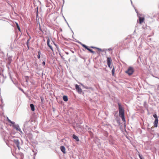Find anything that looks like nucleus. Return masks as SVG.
<instances>
[{"instance_id":"nucleus-1","label":"nucleus","mask_w":159,"mask_h":159,"mask_svg":"<svg viewBox=\"0 0 159 159\" xmlns=\"http://www.w3.org/2000/svg\"><path fill=\"white\" fill-rule=\"evenodd\" d=\"M118 105L119 107V116L121 118L123 122H125V118L124 109L120 103H118Z\"/></svg>"},{"instance_id":"nucleus-2","label":"nucleus","mask_w":159,"mask_h":159,"mask_svg":"<svg viewBox=\"0 0 159 159\" xmlns=\"http://www.w3.org/2000/svg\"><path fill=\"white\" fill-rule=\"evenodd\" d=\"M134 72V70L132 67H129L127 70L125 71V73L129 75H132Z\"/></svg>"},{"instance_id":"nucleus-3","label":"nucleus","mask_w":159,"mask_h":159,"mask_svg":"<svg viewBox=\"0 0 159 159\" xmlns=\"http://www.w3.org/2000/svg\"><path fill=\"white\" fill-rule=\"evenodd\" d=\"M77 42L80 43V44H81L82 46V47L88 50L90 52L93 54L95 53V52L94 51H93L92 49H90L87 46L83 44L82 43L79 41H77Z\"/></svg>"},{"instance_id":"nucleus-4","label":"nucleus","mask_w":159,"mask_h":159,"mask_svg":"<svg viewBox=\"0 0 159 159\" xmlns=\"http://www.w3.org/2000/svg\"><path fill=\"white\" fill-rule=\"evenodd\" d=\"M12 141L15 143V144L16 146L19 150H20V142L19 141L18 139H14L12 140Z\"/></svg>"},{"instance_id":"nucleus-5","label":"nucleus","mask_w":159,"mask_h":159,"mask_svg":"<svg viewBox=\"0 0 159 159\" xmlns=\"http://www.w3.org/2000/svg\"><path fill=\"white\" fill-rule=\"evenodd\" d=\"M7 60H8L7 63L8 65H10L11 63V62L12 60V56H11L10 55L8 56V54H7Z\"/></svg>"},{"instance_id":"nucleus-6","label":"nucleus","mask_w":159,"mask_h":159,"mask_svg":"<svg viewBox=\"0 0 159 159\" xmlns=\"http://www.w3.org/2000/svg\"><path fill=\"white\" fill-rule=\"evenodd\" d=\"M75 88L77 92L79 93H81L82 92V90L80 88L79 85L76 84L75 85Z\"/></svg>"},{"instance_id":"nucleus-7","label":"nucleus","mask_w":159,"mask_h":159,"mask_svg":"<svg viewBox=\"0 0 159 159\" xmlns=\"http://www.w3.org/2000/svg\"><path fill=\"white\" fill-rule=\"evenodd\" d=\"M47 38H48L47 40V45L48 47H49V48L51 49L52 50V51H53V48H52V47L50 44V40L48 37Z\"/></svg>"},{"instance_id":"nucleus-8","label":"nucleus","mask_w":159,"mask_h":159,"mask_svg":"<svg viewBox=\"0 0 159 159\" xmlns=\"http://www.w3.org/2000/svg\"><path fill=\"white\" fill-rule=\"evenodd\" d=\"M12 127L14 129H15L17 131H19L20 129L19 126L18 124L13 125Z\"/></svg>"},{"instance_id":"nucleus-9","label":"nucleus","mask_w":159,"mask_h":159,"mask_svg":"<svg viewBox=\"0 0 159 159\" xmlns=\"http://www.w3.org/2000/svg\"><path fill=\"white\" fill-rule=\"evenodd\" d=\"M138 17H139V23L141 24L144 21V18L143 17H141L139 16Z\"/></svg>"},{"instance_id":"nucleus-10","label":"nucleus","mask_w":159,"mask_h":159,"mask_svg":"<svg viewBox=\"0 0 159 159\" xmlns=\"http://www.w3.org/2000/svg\"><path fill=\"white\" fill-rule=\"evenodd\" d=\"M60 149L61 151L64 153H66L65 148L63 146H61L60 147Z\"/></svg>"},{"instance_id":"nucleus-11","label":"nucleus","mask_w":159,"mask_h":159,"mask_svg":"<svg viewBox=\"0 0 159 159\" xmlns=\"http://www.w3.org/2000/svg\"><path fill=\"white\" fill-rule=\"evenodd\" d=\"M72 137L74 139H75L77 142L79 141L80 140L78 137L75 134H74L73 135Z\"/></svg>"},{"instance_id":"nucleus-12","label":"nucleus","mask_w":159,"mask_h":159,"mask_svg":"<svg viewBox=\"0 0 159 159\" xmlns=\"http://www.w3.org/2000/svg\"><path fill=\"white\" fill-rule=\"evenodd\" d=\"M30 106L31 111H34L35 108L34 105L33 104H30Z\"/></svg>"},{"instance_id":"nucleus-13","label":"nucleus","mask_w":159,"mask_h":159,"mask_svg":"<svg viewBox=\"0 0 159 159\" xmlns=\"http://www.w3.org/2000/svg\"><path fill=\"white\" fill-rule=\"evenodd\" d=\"M158 123V119H155L154 121V126L155 127H157V124Z\"/></svg>"},{"instance_id":"nucleus-14","label":"nucleus","mask_w":159,"mask_h":159,"mask_svg":"<svg viewBox=\"0 0 159 159\" xmlns=\"http://www.w3.org/2000/svg\"><path fill=\"white\" fill-rule=\"evenodd\" d=\"M63 100L65 102H67L68 100L67 96L66 95L63 96Z\"/></svg>"},{"instance_id":"nucleus-15","label":"nucleus","mask_w":159,"mask_h":159,"mask_svg":"<svg viewBox=\"0 0 159 159\" xmlns=\"http://www.w3.org/2000/svg\"><path fill=\"white\" fill-rule=\"evenodd\" d=\"M111 57H108L107 59V64H111Z\"/></svg>"},{"instance_id":"nucleus-16","label":"nucleus","mask_w":159,"mask_h":159,"mask_svg":"<svg viewBox=\"0 0 159 159\" xmlns=\"http://www.w3.org/2000/svg\"><path fill=\"white\" fill-rule=\"evenodd\" d=\"M63 17L64 18V20H65V22H66V23H67V25H68V27H69L70 28V29L71 30V31H72V33H73V31L70 28V26H69V24H68V22H67V21L66 20V19H65V17L64 16H63Z\"/></svg>"},{"instance_id":"nucleus-17","label":"nucleus","mask_w":159,"mask_h":159,"mask_svg":"<svg viewBox=\"0 0 159 159\" xmlns=\"http://www.w3.org/2000/svg\"><path fill=\"white\" fill-rule=\"evenodd\" d=\"M25 81L28 83L29 82V77L27 76H25Z\"/></svg>"},{"instance_id":"nucleus-18","label":"nucleus","mask_w":159,"mask_h":159,"mask_svg":"<svg viewBox=\"0 0 159 159\" xmlns=\"http://www.w3.org/2000/svg\"><path fill=\"white\" fill-rule=\"evenodd\" d=\"M38 54L37 56V58H38V59H39L40 57V55L41 54V52L40 51H38Z\"/></svg>"},{"instance_id":"nucleus-19","label":"nucleus","mask_w":159,"mask_h":159,"mask_svg":"<svg viewBox=\"0 0 159 159\" xmlns=\"http://www.w3.org/2000/svg\"><path fill=\"white\" fill-rule=\"evenodd\" d=\"M111 72H112V75L113 76H114V72H115V69H114V68H113L112 69V70Z\"/></svg>"},{"instance_id":"nucleus-20","label":"nucleus","mask_w":159,"mask_h":159,"mask_svg":"<svg viewBox=\"0 0 159 159\" xmlns=\"http://www.w3.org/2000/svg\"><path fill=\"white\" fill-rule=\"evenodd\" d=\"M153 116L155 118V119H158V118L157 114H154V115H153Z\"/></svg>"},{"instance_id":"nucleus-21","label":"nucleus","mask_w":159,"mask_h":159,"mask_svg":"<svg viewBox=\"0 0 159 159\" xmlns=\"http://www.w3.org/2000/svg\"><path fill=\"white\" fill-rule=\"evenodd\" d=\"M86 130H90V129H91V128L89 127L87 125H86Z\"/></svg>"},{"instance_id":"nucleus-22","label":"nucleus","mask_w":159,"mask_h":159,"mask_svg":"<svg viewBox=\"0 0 159 159\" xmlns=\"http://www.w3.org/2000/svg\"><path fill=\"white\" fill-rule=\"evenodd\" d=\"M16 25H17V28L19 30V31H20V28L18 24L17 23H16Z\"/></svg>"},{"instance_id":"nucleus-23","label":"nucleus","mask_w":159,"mask_h":159,"mask_svg":"<svg viewBox=\"0 0 159 159\" xmlns=\"http://www.w3.org/2000/svg\"><path fill=\"white\" fill-rule=\"evenodd\" d=\"M83 87H84V88H85V89H89V88L88 87H87V86H85L84 85H82V86Z\"/></svg>"},{"instance_id":"nucleus-24","label":"nucleus","mask_w":159,"mask_h":159,"mask_svg":"<svg viewBox=\"0 0 159 159\" xmlns=\"http://www.w3.org/2000/svg\"><path fill=\"white\" fill-rule=\"evenodd\" d=\"M53 43L54 45L57 48V49H58L59 48V47H58V46L55 43Z\"/></svg>"},{"instance_id":"nucleus-25","label":"nucleus","mask_w":159,"mask_h":159,"mask_svg":"<svg viewBox=\"0 0 159 159\" xmlns=\"http://www.w3.org/2000/svg\"><path fill=\"white\" fill-rule=\"evenodd\" d=\"M96 49H97L98 51H100V52L102 51V49L101 48H97Z\"/></svg>"},{"instance_id":"nucleus-26","label":"nucleus","mask_w":159,"mask_h":159,"mask_svg":"<svg viewBox=\"0 0 159 159\" xmlns=\"http://www.w3.org/2000/svg\"><path fill=\"white\" fill-rule=\"evenodd\" d=\"M109 143L111 144H113V142L111 140H109Z\"/></svg>"},{"instance_id":"nucleus-27","label":"nucleus","mask_w":159,"mask_h":159,"mask_svg":"<svg viewBox=\"0 0 159 159\" xmlns=\"http://www.w3.org/2000/svg\"><path fill=\"white\" fill-rule=\"evenodd\" d=\"M105 136L106 137H107L108 136V133L107 132H106L105 134Z\"/></svg>"},{"instance_id":"nucleus-28","label":"nucleus","mask_w":159,"mask_h":159,"mask_svg":"<svg viewBox=\"0 0 159 159\" xmlns=\"http://www.w3.org/2000/svg\"><path fill=\"white\" fill-rule=\"evenodd\" d=\"M37 13H36V17L37 16H38V7H37Z\"/></svg>"},{"instance_id":"nucleus-29","label":"nucleus","mask_w":159,"mask_h":159,"mask_svg":"<svg viewBox=\"0 0 159 159\" xmlns=\"http://www.w3.org/2000/svg\"><path fill=\"white\" fill-rule=\"evenodd\" d=\"M19 89L21 90V91H22L24 93V90H23V89H21V88H19Z\"/></svg>"},{"instance_id":"nucleus-30","label":"nucleus","mask_w":159,"mask_h":159,"mask_svg":"<svg viewBox=\"0 0 159 159\" xmlns=\"http://www.w3.org/2000/svg\"><path fill=\"white\" fill-rule=\"evenodd\" d=\"M106 50H108V51H110L112 50V49L111 48H109L106 49Z\"/></svg>"},{"instance_id":"nucleus-31","label":"nucleus","mask_w":159,"mask_h":159,"mask_svg":"<svg viewBox=\"0 0 159 159\" xmlns=\"http://www.w3.org/2000/svg\"><path fill=\"white\" fill-rule=\"evenodd\" d=\"M11 123L13 125H16L15 124V122H14L12 121H11Z\"/></svg>"},{"instance_id":"nucleus-32","label":"nucleus","mask_w":159,"mask_h":159,"mask_svg":"<svg viewBox=\"0 0 159 159\" xmlns=\"http://www.w3.org/2000/svg\"><path fill=\"white\" fill-rule=\"evenodd\" d=\"M29 41H30V40H29L28 39L26 43V45H28V44H29Z\"/></svg>"},{"instance_id":"nucleus-33","label":"nucleus","mask_w":159,"mask_h":159,"mask_svg":"<svg viewBox=\"0 0 159 159\" xmlns=\"http://www.w3.org/2000/svg\"><path fill=\"white\" fill-rule=\"evenodd\" d=\"M42 64L43 65H45V61H43L42 62Z\"/></svg>"},{"instance_id":"nucleus-34","label":"nucleus","mask_w":159,"mask_h":159,"mask_svg":"<svg viewBox=\"0 0 159 159\" xmlns=\"http://www.w3.org/2000/svg\"><path fill=\"white\" fill-rule=\"evenodd\" d=\"M134 9L135 10V11L137 13V15H138V16H139V15L138 14V11L135 8H134Z\"/></svg>"},{"instance_id":"nucleus-35","label":"nucleus","mask_w":159,"mask_h":159,"mask_svg":"<svg viewBox=\"0 0 159 159\" xmlns=\"http://www.w3.org/2000/svg\"><path fill=\"white\" fill-rule=\"evenodd\" d=\"M111 64H107V65H108V66L109 68H111Z\"/></svg>"},{"instance_id":"nucleus-36","label":"nucleus","mask_w":159,"mask_h":159,"mask_svg":"<svg viewBox=\"0 0 159 159\" xmlns=\"http://www.w3.org/2000/svg\"><path fill=\"white\" fill-rule=\"evenodd\" d=\"M90 48H95V49H96V48H97V47H93V46H91L90 47Z\"/></svg>"},{"instance_id":"nucleus-37","label":"nucleus","mask_w":159,"mask_h":159,"mask_svg":"<svg viewBox=\"0 0 159 159\" xmlns=\"http://www.w3.org/2000/svg\"><path fill=\"white\" fill-rule=\"evenodd\" d=\"M8 122H9L10 123H11V121L10 119H8Z\"/></svg>"},{"instance_id":"nucleus-38","label":"nucleus","mask_w":159,"mask_h":159,"mask_svg":"<svg viewBox=\"0 0 159 159\" xmlns=\"http://www.w3.org/2000/svg\"><path fill=\"white\" fill-rule=\"evenodd\" d=\"M9 65H8V63L7 64V67L8 68V69H9Z\"/></svg>"},{"instance_id":"nucleus-39","label":"nucleus","mask_w":159,"mask_h":159,"mask_svg":"<svg viewBox=\"0 0 159 159\" xmlns=\"http://www.w3.org/2000/svg\"><path fill=\"white\" fill-rule=\"evenodd\" d=\"M19 131L21 134L23 133L22 131L21 130V129H20V130Z\"/></svg>"},{"instance_id":"nucleus-40","label":"nucleus","mask_w":159,"mask_h":159,"mask_svg":"<svg viewBox=\"0 0 159 159\" xmlns=\"http://www.w3.org/2000/svg\"><path fill=\"white\" fill-rule=\"evenodd\" d=\"M39 26H40V25H39ZM39 30L41 31H42V30L41 27L40 26L39 27Z\"/></svg>"},{"instance_id":"nucleus-41","label":"nucleus","mask_w":159,"mask_h":159,"mask_svg":"<svg viewBox=\"0 0 159 159\" xmlns=\"http://www.w3.org/2000/svg\"><path fill=\"white\" fill-rule=\"evenodd\" d=\"M29 39H28V40H30V39H31V37L30 35H29Z\"/></svg>"},{"instance_id":"nucleus-42","label":"nucleus","mask_w":159,"mask_h":159,"mask_svg":"<svg viewBox=\"0 0 159 159\" xmlns=\"http://www.w3.org/2000/svg\"><path fill=\"white\" fill-rule=\"evenodd\" d=\"M41 102H43V98H42V97H41Z\"/></svg>"},{"instance_id":"nucleus-43","label":"nucleus","mask_w":159,"mask_h":159,"mask_svg":"<svg viewBox=\"0 0 159 159\" xmlns=\"http://www.w3.org/2000/svg\"><path fill=\"white\" fill-rule=\"evenodd\" d=\"M140 159H144L143 157L142 156L140 157L139 158Z\"/></svg>"},{"instance_id":"nucleus-44","label":"nucleus","mask_w":159,"mask_h":159,"mask_svg":"<svg viewBox=\"0 0 159 159\" xmlns=\"http://www.w3.org/2000/svg\"><path fill=\"white\" fill-rule=\"evenodd\" d=\"M65 53H66V54H67V55H68V54H69V53H68V52H65Z\"/></svg>"},{"instance_id":"nucleus-45","label":"nucleus","mask_w":159,"mask_h":159,"mask_svg":"<svg viewBox=\"0 0 159 159\" xmlns=\"http://www.w3.org/2000/svg\"><path fill=\"white\" fill-rule=\"evenodd\" d=\"M139 157L140 158V157H141L142 156L140 154H139Z\"/></svg>"},{"instance_id":"nucleus-46","label":"nucleus","mask_w":159,"mask_h":159,"mask_svg":"<svg viewBox=\"0 0 159 159\" xmlns=\"http://www.w3.org/2000/svg\"><path fill=\"white\" fill-rule=\"evenodd\" d=\"M27 46V47L28 48V49H29V44H28V45H26Z\"/></svg>"},{"instance_id":"nucleus-47","label":"nucleus","mask_w":159,"mask_h":159,"mask_svg":"<svg viewBox=\"0 0 159 159\" xmlns=\"http://www.w3.org/2000/svg\"><path fill=\"white\" fill-rule=\"evenodd\" d=\"M130 1H131V3L132 5V4H133V3H132V0H130Z\"/></svg>"},{"instance_id":"nucleus-48","label":"nucleus","mask_w":159,"mask_h":159,"mask_svg":"<svg viewBox=\"0 0 159 159\" xmlns=\"http://www.w3.org/2000/svg\"><path fill=\"white\" fill-rule=\"evenodd\" d=\"M110 137L111 138V139L112 138V136L111 135L110 136Z\"/></svg>"},{"instance_id":"nucleus-49","label":"nucleus","mask_w":159,"mask_h":159,"mask_svg":"<svg viewBox=\"0 0 159 159\" xmlns=\"http://www.w3.org/2000/svg\"><path fill=\"white\" fill-rule=\"evenodd\" d=\"M7 121H8V119H9L8 118V117H7Z\"/></svg>"},{"instance_id":"nucleus-50","label":"nucleus","mask_w":159,"mask_h":159,"mask_svg":"<svg viewBox=\"0 0 159 159\" xmlns=\"http://www.w3.org/2000/svg\"><path fill=\"white\" fill-rule=\"evenodd\" d=\"M63 4H64V0H63Z\"/></svg>"},{"instance_id":"nucleus-51","label":"nucleus","mask_w":159,"mask_h":159,"mask_svg":"<svg viewBox=\"0 0 159 159\" xmlns=\"http://www.w3.org/2000/svg\"><path fill=\"white\" fill-rule=\"evenodd\" d=\"M80 84L82 86V85H83V84H82V83H80Z\"/></svg>"},{"instance_id":"nucleus-52","label":"nucleus","mask_w":159,"mask_h":159,"mask_svg":"<svg viewBox=\"0 0 159 159\" xmlns=\"http://www.w3.org/2000/svg\"><path fill=\"white\" fill-rule=\"evenodd\" d=\"M151 36L150 35H149L148 37H150Z\"/></svg>"},{"instance_id":"nucleus-53","label":"nucleus","mask_w":159,"mask_h":159,"mask_svg":"<svg viewBox=\"0 0 159 159\" xmlns=\"http://www.w3.org/2000/svg\"><path fill=\"white\" fill-rule=\"evenodd\" d=\"M73 53H74V52L73 51H72V52Z\"/></svg>"},{"instance_id":"nucleus-54","label":"nucleus","mask_w":159,"mask_h":159,"mask_svg":"<svg viewBox=\"0 0 159 159\" xmlns=\"http://www.w3.org/2000/svg\"><path fill=\"white\" fill-rule=\"evenodd\" d=\"M89 132H91V131H89Z\"/></svg>"},{"instance_id":"nucleus-55","label":"nucleus","mask_w":159,"mask_h":159,"mask_svg":"<svg viewBox=\"0 0 159 159\" xmlns=\"http://www.w3.org/2000/svg\"><path fill=\"white\" fill-rule=\"evenodd\" d=\"M132 5V6H133V7H134V6H133V5Z\"/></svg>"},{"instance_id":"nucleus-56","label":"nucleus","mask_w":159,"mask_h":159,"mask_svg":"<svg viewBox=\"0 0 159 159\" xmlns=\"http://www.w3.org/2000/svg\"><path fill=\"white\" fill-rule=\"evenodd\" d=\"M132 5V6H133V7H134V6H133V5Z\"/></svg>"},{"instance_id":"nucleus-57","label":"nucleus","mask_w":159,"mask_h":159,"mask_svg":"<svg viewBox=\"0 0 159 159\" xmlns=\"http://www.w3.org/2000/svg\"><path fill=\"white\" fill-rule=\"evenodd\" d=\"M158 136H159V135H158Z\"/></svg>"}]
</instances>
